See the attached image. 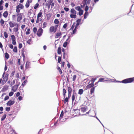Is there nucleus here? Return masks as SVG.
<instances>
[{"instance_id": "f257e3e1", "label": "nucleus", "mask_w": 134, "mask_h": 134, "mask_svg": "<svg viewBox=\"0 0 134 134\" xmlns=\"http://www.w3.org/2000/svg\"><path fill=\"white\" fill-rule=\"evenodd\" d=\"M94 86V85L92 83H91L90 84H89L86 86L87 89H88L91 88L90 90V94H92L94 92L95 88L96 86Z\"/></svg>"}, {"instance_id": "de8ad7c7", "label": "nucleus", "mask_w": 134, "mask_h": 134, "mask_svg": "<svg viewBox=\"0 0 134 134\" xmlns=\"http://www.w3.org/2000/svg\"><path fill=\"white\" fill-rule=\"evenodd\" d=\"M19 6H16V12L17 13H18L20 12V9L18 7Z\"/></svg>"}, {"instance_id": "dca6fc26", "label": "nucleus", "mask_w": 134, "mask_h": 134, "mask_svg": "<svg viewBox=\"0 0 134 134\" xmlns=\"http://www.w3.org/2000/svg\"><path fill=\"white\" fill-rule=\"evenodd\" d=\"M57 53L58 54H60L61 53V48L60 46L58 48Z\"/></svg>"}, {"instance_id": "3c124183", "label": "nucleus", "mask_w": 134, "mask_h": 134, "mask_svg": "<svg viewBox=\"0 0 134 134\" xmlns=\"http://www.w3.org/2000/svg\"><path fill=\"white\" fill-rule=\"evenodd\" d=\"M89 9V7L88 6L86 5L85 9V11L86 12H88V10Z\"/></svg>"}, {"instance_id": "ddd939ff", "label": "nucleus", "mask_w": 134, "mask_h": 134, "mask_svg": "<svg viewBox=\"0 0 134 134\" xmlns=\"http://www.w3.org/2000/svg\"><path fill=\"white\" fill-rule=\"evenodd\" d=\"M18 88V87L15 85L12 87V90L14 92H15L16 91Z\"/></svg>"}, {"instance_id": "a18cd8bd", "label": "nucleus", "mask_w": 134, "mask_h": 134, "mask_svg": "<svg viewBox=\"0 0 134 134\" xmlns=\"http://www.w3.org/2000/svg\"><path fill=\"white\" fill-rule=\"evenodd\" d=\"M96 80V78H92L91 79V83H92L93 84H94V81H95V80Z\"/></svg>"}, {"instance_id": "2eb2a0df", "label": "nucleus", "mask_w": 134, "mask_h": 134, "mask_svg": "<svg viewBox=\"0 0 134 134\" xmlns=\"http://www.w3.org/2000/svg\"><path fill=\"white\" fill-rule=\"evenodd\" d=\"M8 13L7 11H5L3 14V16L5 18H7L8 15Z\"/></svg>"}, {"instance_id": "052dcab7", "label": "nucleus", "mask_w": 134, "mask_h": 134, "mask_svg": "<svg viewBox=\"0 0 134 134\" xmlns=\"http://www.w3.org/2000/svg\"><path fill=\"white\" fill-rule=\"evenodd\" d=\"M31 39H30L26 41V42L28 44H29L30 45L31 44L30 43L31 42Z\"/></svg>"}, {"instance_id": "603ef678", "label": "nucleus", "mask_w": 134, "mask_h": 134, "mask_svg": "<svg viewBox=\"0 0 134 134\" xmlns=\"http://www.w3.org/2000/svg\"><path fill=\"white\" fill-rule=\"evenodd\" d=\"M37 29L36 27H34L33 28V32L34 34H36V32L37 31Z\"/></svg>"}, {"instance_id": "0e129e2a", "label": "nucleus", "mask_w": 134, "mask_h": 134, "mask_svg": "<svg viewBox=\"0 0 134 134\" xmlns=\"http://www.w3.org/2000/svg\"><path fill=\"white\" fill-rule=\"evenodd\" d=\"M9 47L11 49H13V46L12 44H9Z\"/></svg>"}, {"instance_id": "a19ab883", "label": "nucleus", "mask_w": 134, "mask_h": 134, "mask_svg": "<svg viewBox=\"0 0 134 134\" xmlns=\"http://www.w3.org/2000/svg\"><path fill=\"white\" fill-rule=\"evenodd\" d=\"M7 79H6L4 77L3 79L2 83H5L7 82Z\"/></svg>"}, {"instance_id": "79ce46f5", "label": "nucleus", "mask_w": 134, "mask_h": 134, "mask_svg": "<svg viewBox=\"0 0 134 134\" xmlns=\"http://www.w3.org/2000/svg\"><path fill=\"white\" fill-rule=\"evenodd\" d=\"M13 52H17V47L16 46H15L14 47L13 49Z\"/></svg>"}, {"instance_id": "1a4fd4ad", "label": "nucleus", "mask_w": 134, "mask_h": 134, "mask_svg": "<svg viewBox=\"0 0 134 134\" xmlns=\"http://www.w3.org/2000/svg\"><path fill=\"white\" fill-rule=\"evenodd\" d=\"M32 2V0H27L25 4V6L26 8H28L30 5V3Z\"/></svg>"}, {"instance_id": "8fccbe9b", "label": "nucleus", "mask_w": 134, "mask_h": 134, "mask_svg": "<svg viewBox=\"0 0 134 134\" xmlns=\"http://www.w3.org/2000/svg\"><path fill=\"white\" fill-rule=\"evenodd\" d=\"M47 24V23L46 22H44L43 23V27H42L43 28H44L45 27H46V26Z\"/></svg>"}, {"instance_id": "72a5a7b5", "label": "nucleus", "mask_w": 134, "mask_h": 134, "mask_svg": "<svg viewBox=\"0 0 134 134\" xmlns=\"http://www.w3.org/2000/svg\"><path fill=\"white\" fill-rule=\"evenodd\" d=\"M54 22L55 24H58L59 23V22L58 19H55L54 20Z\"/></svg>"}, {"instance_id": "c756f323", "label": "nucleus", "mask_w": 134, "mask_h": 134, "mask_svg": "<svg viewBox=\"0 0 134 134\" xmlns=\"http://www.w3.org/2000/svg\"><path fill=\"white\" fill-rule=\"evenodd\" d=\"M68 93H71L72 92V89L70 87H68Z\"/></svg>"}, {"instance_id": "2f4dec72", "label": "nucleus", "mask_w": 134, "mask_h": 134, "mask_svg": "<svg viewBox=\"0 0 134 134\" xmlns=\"http://www.w3.org/2000/svg\"><path fill=\"white\" fill-rule=\"evenodd\" d=\"M5 57L6 58L8 59L9 58V55L6 52L5 54Z\"/></svg>"}, {"instance_id": "c85d7f7f", "label": "nucleus", "mask_w": 134, "mask_h": 134, "mask_svg": "<svg viewBox=\"0 0 134 134\" xmlns=\"http://www.w3.org/2000/svg\"><path fill=\"white\" fill-rule=\"evenodd\" d=\"M71 12L72 14H76V11L75 10V9H74L73 8H72L71 9Z\"/></svg>"}, {"instance_id": "20e7f679", "label": "nucleus", "mask_w": 134, "mask_h": 134, "mask_svg": "<svg viewBox=\"0 0 134 134\" xmlns=\"http://www.w3.org/2000/svg\"><path fill=\"white\" fill-rule=\"evenodd\" d=\"M12 40V44L14 45H15L16 44V38L14 35H11Z\"/></svg>"}, {"instance_id": "4468645a", "label": "nucleus", "mask_w": 134, "mask_h": 134, "mask_svg": "<svg viewBox=\"0 0 134 134\" xmlns=\"http://www.w3.org/2000/svg\"><path fill=\"white\" fill-rule=\"evenodd\" d=\"M66 90L64 88H63V95L64 96V98H65L66 96Z\"/></svg>"}, {"instance_id": "7ed1b4c3", "label": "nucleus", "mask_w": 134, "mask_h": 134, "mask_svg": "<svg viewBox=\"0 0 134 134\" xmlns=\"http://www.w3.org/2000/svg\"><path fill=\"white\" fill-rule=\"evenodd\" d=\"M43 31V29L41 27L38 29L37 33V35L38 36L40 37L42 35Z\"/></svg>"}, {"instance_id": "13d9d810", "label": "nucleus", "mask_w": 134, "mask_h": 134, "mask_svg": "<svg viewBox=\"0 0 134 134\" xmlns=\"http://www.w3.org/2000/svg\"><path fill=\"white\" fill-rule=\"evenodd\" d=\"M58 26V25H56L55 26V27H54V33L55 32H56V31L57 29Z\"/></svg>"}, {"instance_id": "09e8293b", "label": "nucleus", "mask_w": 134, "mask_h": 134, "mask_svg": "<svg viewBox=\"0 0 134 134\" xmlns=\"http://www.w3.org/2000/svg\"><path fill=\"white\" fill-rule=\"evenodd\" d=\"M76 95H72V103L74 101V100L75 98V97Z\"/></svg>"}, {"instance_id": "39448f33", "label": "nucleus", "mask_w": 134, "mask_h": 134, "mask_svg": "<svg viewBox=\"0 0 134 134\" xmlns=\"http://www.w3.org/2000/svg\"><path fill=\"white\" fill-rule=\"evenodd\" d=\"M134 80V77L126 79V83H130L132 82Z\"/></svg>"}, {"instance_id": "423d86ee", "label": "nucleus", "mask_w": 134, "mask_h": 134, "mask_svg": "<svg viewBox=\"0 0 134 134\" xmlns=\"http://www.w3.org/2000/svg\"><path fill=\"white\" fill-rule=\"evenodd\" d=\"M15 103V102L14 100L12 101L11 100H9L6 103L7 105H8L9 106H11V105L13 104L14 103Z\"/></svg>"}, {"instance_id": "aec40b11", "label": "nucleus", "mask_w": 134, "mask_h": 134, "mask_svg": "<svg viewBox=\"0 0 134 134\" xmlns=\"http://www.w3.org/2000/svg\"><path fill=\"white\" fill-rule=\"evenodd\" d=\"M17 6H19L18 7H19V8H20L21 9H23L24 8V6L22 4L19 3V4Z\"/></svg>"}, {"instance_id": "6ab92c4d", "label": "nucleus", "mask_w": 134, "mask_h": 134, "mask_svg": "<svg viewBox=\"0 0 134 134\" xmlns=\"http://www.w3.org/2000/svg\"><path fill=\"white\" fill-rule=\"evenodd\" d=\"M78 28H77V27H75L74 29H73L72 31V34H75V33L76 32H77V29H78Z\"/></svg>"}, {"instance_id": "a211bd4d", "label": "nucleus", "mask_w": 134, "mask_h": 134, "mask_svg": "<svg viewBox=\"0 0 134 134\" xmlns=\"http://www.w3.org/2000/svg\"><path fill=\"white\" fill-rule=\"evenodd\" d=\"M17 24V27L16 28H14L13 29V30L14 32H17L18 30V24Z\"/></svg>"}, {"instance_id": "9b49d317", "label": "nucleus", "mask_w": 134, "mask_h": 134, "mask_svg": "<svg viewBox=\"0 0 134 134\" xmlns=\"http://www.w3.org/2000/svg\"><path fill=\"white\" fill-rule=\"evenodd\" d=\"M8 86H4L1 90V92H4L7 90L8 88Z\"/></svg>"}, {"instance_id": "58836bf2", "label": "nucleus", "mask_w": 134, "mask_h": 134, "mask_svg": "<svg viewBox=\"0 0 134 134\" xmlns=\"http://www.w3.org/2000/svg\"><path fill=\"white\" fill-rule=\"evenodd\" d=\"M105 79L103 78H100L99 79L98 82H104L106 80H104Z\"/></svg>"}, {"instance_id": "c9c22d12", "label": "nucleus", "mask_w": 134, "mask_h": 134, "mask_svg": "<svg viewBox=\"0 0 134 134\" xmlns=\"http://www.w3.org/2000/svg\"><path fill=\"white\" fill-rule=\"evenodd\" d=\"M62 35L61 32H57L56 33L55 36L57 37H59V36H61Z\"/></svg>"}, {"instance_id": "4c0bfd02", "label": "nucleus", "mask_w": 134, "mask_h": 134, "mask_svg": "<svg viewBox=\"0 0 134 134\" xmlns=\"http://www.w3.org/2000/svg\"><path fill=\"white\" fill-rule=\"evenodd\" d=\"M4 34L5 37V38H7L8 36V35L7 32L5 31H4Z\"/></svg>"}, {"instance_id": "e433bc0d", "label": "nucleus", "mask_w": 134, "mask_h": 134, "mask_svg": "<svg viewBox=\"0 0 134 134\" xmlns=\"http://www.w3.org/2000/svg\"><path fill=\"white\" fill-rule=\"evenodd\" d=\"M75 8L76 10H77L78 11H79L81 9L80 7L79 6H77Z\"/></svg>"}, {"instance_id": "a878e982", "label": "nucleus", "mask_w": 134, "mask_h": 134, "mask_svg": "<svg viewBox=\"0 0 134 134\" xmlns=\"http://www.w3.org/2000/svg\"><path fill=\"white\" fill-rule=\"evenodd\" d=\"M79 11V12L78 14L80 16H81L83 14V10L81 9V10H80Z\"/></svg>"}, {"instance_id": "f3484780", "label": "nucleus", "mask_w": 134, "mask_h": 134, "mask_svg": "<svg viewBox=\"0 0 134 134\" xmlns=\"http://www.w3.org/2000/svg\"><path fill=\"white\" fill-rule=\"evenodd\" d=\"M54 26H51L49 29V31L50 32H54Z\"/></svg>"}, {"instance_id": "bf43d9fd", "label": "nucleus", "mask_w": 134, "mask_h": 134, "mask_svg": "<svg viewBox=\"0 0 134 134\" xmlns=\"http://www.w3.org/2000/svg\"><path fill=\"white\" fill-rule=\"evenodd\" d=\"M10 107H6L5 108V110L6 111L8 112L10 110Z\"/></svg>"}, {"instance_id": "6e6552de", "label": "nucleus", "mask_w": 134, "mask_h": 134, "mask_svg": "<svg viewBox=\"0 0 134 134\" xmlns=\"http://www.w3.org/2000/svg\"><path fill=\"white\" fill-rule=\"evenodd\" d=\"M53 1L52 0H49V1H47L48 2V3L46 4V5L48 6V9H49L50 8V6L51 5V4Z\"/></svg>"}, {"instance_id": "338daca9", "label": "nucleus", "mask_w": 134, "mask_h": 134, "mask_svg": "<svg viewBox=\"0 0 134 134\" xmlns=\"http://www.w3.org/2000/svg\"><path fill=\"white\" fill-rule=\"evenodd\" d=\"M9 98V97L8 96H6L4 98V100L5 101L7 99H8Z\"/></svg>"}, {"instance_id": "5fc2aeb1", "label": "nucleus", "mask_w": 134, "mask_h": 134, "mask_svg": "<svg viewBox=\"0 0 134 134\" xmlns=\"http://www.w3.org/2000/svg\"><path fill=\"white\" fill-rule=\"evenodd\" d=\"M30 28H28L27 29V31L26 32V35H27L30 34Z\"/></svg>"}, {"instance_id": "f704fd0d", "label": "nucleus", "mask_w": 134, "mask_h": 134, "mask_svg": "<svg viewBox=\"0 0 134 134\" xmlns=\"http://www.w3.org/2000/svg\"><path fill=\"white\" fill-rule=\"evenodd\" d=\"M13 115H16L17 114H18V110H16V111H13Z\"/></svg>"}, {"instance_id": "0eeeda50", "label": "nucleus", "mask_w": 134, "mask_h": 134, "mask_svg": "<svg viewBox=\"0 0 134 134\" xmlns=\"http://www.w3.org/2000/svg\"><path fill=\"white\" fill-rule=\"evenodd\" d=\"M18 17L17 18V21L18 22H19L22 19L21 13H18L17 14Z\"/></svg>"}, {"instance_id": "393cba45", "label": "nucleus", "mask_w": 134, "mask_h": 134, "mask_svg": "<svg viewBox=\"0 0 134 134\" xmlns=\"http://www.w3.org/2000/svg\"><path fill=\"white\" fill-rule=\"evenodd\" d=\"M7 115L5 114H4L3 116L1 118V121H3L6 118V117Z\"/></svg>"}, {"instance_id": "ea45409f", "label": "nucleus", "mask_w": 134, "mask_h": 134, "mask_svg": "<svg viewBox=\"0 0 134 134\" xmlns=\"http://www.w3.org/2000/svg\"><path fill=\"white\" fill-rule=\"evenodd\" d=\"M89 116L91 117H94L95 118L97 119L98 120L100 123H101V122L99 120V119L95 115L94 116H92V115H89Z\"/></svg>"}, {"instance_id": "7c9ffc66", "label": "nucleus", "mask_w": 134, "mask_h": 134, "mask_svg": "<svg viewBox=\"0 0 134 134\" xmlns=\"http://www.w3.org/2000/svg\"><path fill=\"white\" fill-rule=\"evenodd\" d=\"M28 77V76H27V78L26 80H25L22 83V86H24L25 84L27 82V78Z\"/></svg>"}, {"instance_id": "473e14b6", "label": "nucleus", "mask_w": 134, "mask_h": 134, "mask_svg": "<svg viewBox=\"0 0 134 134\" xmlns=\"http://www.w3.org/2000/svg\"><path fill=\"white\" fill-rule=\"evenodd\" d=\"M68 42L66 41H65L64 42V43L63 44V46L65 48L66 47L68 44Z\"/></svg>"}, {"instance_id": "5701e85b", "label": "nucleus", "mask_w": 134, "mask_h": 134, "mask_svg": "<svg viewBox=\"0 0 134 134\" xmlns=\"http://www.w3.org/2000/svg\"><path fill=\"white\" fill-rule=\"evenodd\" d=\"M9 24L10 26L11 27H13L15 26V25H14V24H13L12 21H10L9 23Z\"/></svg>"}, {"instance_id": "4be33fe9", "label": "nucleus", "mask_w": 134, "mask_h": 134, "mask_svg": "<svg viewBox=\"0 0 134 134\" xmlns=\"http://www.w3.org/2000/svg\"><path fill=\"white\" fill-rule=\"evenodd\" d=\"M87 0H83L82 3L83 4V6H85L86 5H87Z\"/></svg>"}, {"instance_id": "49530a36", "label": "nucleus", "mask_w": 134, "mask_h": 134, "mask_svg": "<svg viewBox=\"0 0 134 134\" xmlns=\"http://www.w3.org/2000/svg\"><path fill=\"white\" fill-rule=\"evenodd\" d=\"M39 5V4H38V3H37L34 6V9H36L38 7Z\"/></svg>"}, {"instance_id": "cd10ccee", "label": "nucleus", "mask_w": 134, "mask_h": 134, "mask_svg": "<svg viewBox=\"0 0 134 134\" xmlns=\"http://www.w3.org/2000/svg\"><path fill=\"white\" fill-rule=\"evenodd\" d=\"M70 17L71 18H75L76 17V14H71L70 15Z\"/></svg>"}, {"instance_id": "e2e57ef3", "label": "nucleus", "mask_w": 134, "mask_h": 134, "mask_svg": "<svg viewBox=\"0 0 134 134\" xmlns=\"http://www.w3.org/2000/svg\"><path fill=\"white\" fill-rule=\"evenodd\" d=\"M13 60H10L9 61V64L10 65H12L13 64Z\"/></svg>"}, {"instance_id": "f03ea898", "label": "nucleus", "mask_w": 134, "mask_h": 134, "mask_svg": "<svg viewBox=\"0 0 134 134\" xmlns=\"http://www.w3.org/2000/svg\"><path fill=\"white\" fill-rule=\"evenodd\" d=\"M81 19H77L76 21V24L75 27H77V28H79L80 27V26H79V25H81L83 23V22L81 23Z\"/></svg>"}, {"instance_id": "6e6d98bb", "label": "nucleus", "mask_w": 134, "mask_h": 134, "mask_svg": "<svg viewBox=\"0 0 134 134\" xmlns=\"http://www.w3.org/2000/svg\"><path fill=\"white\" fill-rule=\"evenodd\" d=\"M0 21L1 25L3 26V24L4 23V21L2 19H1Z\"/></svg>"}, {"instance_id": "774afa93", "label": "nucleus", "mask_w": 134, "mask_h": 134, "mask_svg": "<svg viewBox=\"0 0 134 134\" xmlns=\"http://www.w3.org/2000/svg\"><path fill=\"white\" fill-rule=\"evenodd\" d=\"M64 9L66 12H68L69 10V8L67 7H64Z\"/></svg>"}, {"instance_id": "37998d69", "label": "nucleus", "mask_w": 134, "mask_h": 134, "mask_svg": "<svg viewBox=\"0 0 134 134\" xmlns=\"http://www.w3.org/2000/svg\"><path fill=\"white\" fill-rule=\"evenodd\" d=\"M42 12H40L37 15V18H39L40 17L42 16Z\"/></svg>"}, {"instance_id": "680f3d73", "label": "nucleus", "mask_w": 134, "mask_h": 134, "mask_svg": "<svg viewBox=\"0 0 134 134\" xmlns=\"http://www.w3.org/2000/svg\"><path fill=\"white\" fill-rule=\"evenodd\" d=\"M76 76L75 75L73 76V78H72V81H75V79L76 78Z\"/></svg>"}, {"instance_id": "b1692460", "label": "nucleus", "mask_w": 134, "mask_h": 134, "mask_svg": "<svg viewBox=\"0 0 134 134\" xmlns=\"http://www.w3.org/2000/svg\"><path fill=\"white\" fill-rule=\"evenodd\" d=\"M80 109L82 112H84L86 111L87 108L85 107H82Z\"/></svg>"}, {"instance_id": "4d7b16f0", "label": "nucleus", "mask_w": 134, "mask_h": 134, "mask_svg": "<svg viewBox=\"0 0 134 134\" xmlns=\"http://www.w3.org/2000/svg\"><path fill=\"white\" fill-rule=\"evenodd\" d=\"M14 94V93L12 91H11L9 93V96H10V97H11L12 96L13 94Z\"/></svg>"}, {"instance_id": "f8f14e48", "label": "nucleus", "mask_w": 134, "mask_h": 134, "mask_svg": "<svg viewBox=\"0 0 134 134\" xmlns=\"http://www.w3.org/2000/svg\"><path fill=\"white\" fill-rule=\"evenodd\" d=\"M64 113L63 112V111L62 110L61 111V114H60V117H59V121H60L61 122H63V121H62L61 120L63 118V117L64 115Z\"/></svg>"}, {"instance_id": "c03bdc74", "label": "nucleus", "mask_w": 134, "mask_h": 134, "mask_svg": "<svg viewBox=\"0 0 134 134\" xmlns=\"http://www.w3.org/2000/svg\"><path fill=\"white\" fill-rule=\"evenodd\" d=\"M58 63L60 64H61V61L62 59V57H58Z\"/></svg>"}, {"instance_id": "864d4df0", "label": "nucleus", "mask_w": 134, "mask_h": 134, "mask_svg": "<svg viewBox=\"0 0 134 134\" xmlns=\"http://www.w3.org/2000/svg\"><path fill=\"white\" fill-rule=\"evenodd\" d=\"M15 72V71L14 70L12 71V73H11L10 77H13L14 75Z\"/></svg>"}, {"instance_id": "9d476101", "label": "nucleus", "mask_w": 134, "mask_h": 134, "mask_svg": "<svg viewBox=\"0 0 134 134\" xmlns=\"http://www.w3.org/2000/svg\"><path fill=\"white\" fill-rule=\"evenodd\" d=\"M30 62L27 61L26 63L25 68L26 69H27L29 68H30Z\"/></svg>"}, {"instance_id": "412c9836", "label": "nucleus", "mask_w": 134, "mask_h": 134, "mask_svg": "<svg viewBox=\"0 0 134 134\" xmlns=\"http://www.w3.org/2000/svg\"><path fill=\"white\" fill-rule=\"evenodd\" d=\"M70 99L68 97H66V98H64V104H65L66 102L68 103L69 102V99Z\"/></svg>"}, {"instance_id": "69168bd1", "label": "nucleus", "mask_w": 134, "mask_h": 134, "mask_svg": "<svg viewBox=\"0 0 134 134\" xmlns=\"http://www.w3.org/2000/svg\"><path fill=\"white\" fill-rule=\"evenodd\" d=\"M58 71H59L60 74H61L62 73V71L61 70V69L60 68V67H58Z\"/></svg>"}, {"instance_id": "bb28decb", "label": "nucleus", "mask_w": 134, "mask_h": 134, "mask_svg": "<svg viewBox=\"0 0 134 134\" xmlns=\"http://www.w3.org/2000/svg\"><path fill=\"white\" fill-rule=\"evenodd\" d=\"M83 92V90L82 89H80L79 90L78 93L79 94L81 95L82 94Z\"/></svg>"}]
</instances>
